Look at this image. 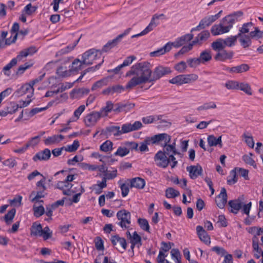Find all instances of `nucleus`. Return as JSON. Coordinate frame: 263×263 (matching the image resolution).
<instances>
[{
	"label": "nucleus",
	"instance_id": "nucleus-1",
	"mask_svg": "<svg viewBox=\"0 0 263 263\" xmlns=\"http://www.w3.org/2000/svg\"><path fill=\"white\" fill-rule=\"evenodd\" d=\"M152 65L148 62L137 63L133 65L125 74L126 77H132L126 85V89H131L136 86L151 83Z\"/></svg>",
	"mask_w": 263,
	"mask_h": 263
},
{
	"label": "nucleus",
	"instance_id": "nucleus-2",
	"mask_svg": "<svg viewBox=\"0 0 263 263\" xmlns=\"http://www.w3.org/2000/svg\"><path fill=\"white\" fill-rule=\"evenodd\" d=\"M82 60L85 65H89L94 63L97 64L96 66L99 68L103 62L102 59V52L95 49H91L82 54Z\"/></svg>",
	"mask_w": 263,
	"mask_h": 263
},
{
	"label": "nucleus",
	"instance_id": "nucleus-3",
	"mask_svg": "<svg viewBox=\"0 0 263 263\" xmlns=\"http://www.w3.org/2000/svg\"><path fill=\"white\" fill-rule=\"evenodd\" d=\"M117 217L119 221L118 224L122 229H127L131 223L130 213L126 210H121L117 213Z\"/></svg>",
	"mask_w": 263,
	"mask_h": 263
},
{
	"label": "nucleus",
	"instance_id": "nucleus-4",
	"mask_svg": "<svg viewBox=\"0 0 263 263\" xmlns=\"http://www.w3.org/2000/svg\"><path fill=\"white\" fill-rule=\"evenodd\" d=\"M222 11H220L217 14L214 15H210L202 18L199 22V25L191 29V32L199 31L202 29L209 27L213 23L216 21L220 16Z\"/></svg>",
	"mask_w": 263,
	"mask_h": 263
},
{
	"label": "nucleus",
	"instance_id": "nucleus-5",
	"mask_svg": "<svg viewBox=\"0 0 263 263\" xmlns=\"http://www.w3.org/2000/svg\"><path fill=\"white\" fill-rule=\"evenodd\" d=\"M164 16V15L163 14H161L159 15L155 14L153 16L148 25L142 32L138 34L133 35L132 36V37H137L147 34L157 26V25L159 24V20Z\"/></svg>",
	"mask_w": 263,
	"mask_h": 263
},
{
	"label": "nucleus",
	"instance_id": "nucleus-6",
	"mask_svg": "<svg viewBox=\"0 0 263 263\" xmlns=\"http://www.w3.org/2000/svg\"><path fill=\"white\" fill-rule=\"evenodd\" d=\"M132 30L131 28H128L124 30L122 34L118 35L115 39L108 41L102 49L101 52H108L110 49L116 46L121 41L122 39L128 35Z\"/></svg>",
	"mask_w": 263,
	"mask_h": 263
},
{
	"label": "nucleus",
	"instance_id": "nucleus-7",
	"mask_svg": "<svg viewBox=\"0 0 263 263\" xmlns=\"http://www.w3.org/2000/svg\"><path fill=\"white\" fill-rule=\"evenodd\" d=\"M172 72L170 68L164 67L162 65H159L155 68L154 70H152V74L151 75L152 82H155L164 76L171 73Z\"/></svg>",
	"mask_w": 263,
	"mask_h": 263
},
{
	"label": "nucleus",
	"instance_id": "nucleus-8",
	"mask_svg": "<svg viewBox=\"0 0 263 263\" xmlns=\"http://www.w3.org/2000/svg\"><path fill=\"white\" fill-rule=\"evenodd\" d=\"M38 81L39 80L37 79H35L32 82V85L28 84L23 85L16 90L15 92L16 95L18 97H21L25 95H27V99L30 98L33 94L34 89L33 88V85Z\"/></svg>",
	"mask_w": 263,
	"mask_h": 263
},
{
	"label": "nucleus",
	"instance_id": "nucleus-9",
	"mask_svg": "<svg viewBox=\"0 0 263 263\" xmlns=\"http://www.w3.org/2000/svg\"><path fill=\"white\" fill-rule=\"evenodd\" d=\"M151 144H162L161 142H163L169 143L171 142V137L166 133L159 134L151 137H148Z\"/></svg>",
	"mask_w": 263,
	"mask_h": 263
},
{
	"label": "nucleus",
	"instance_id": "nucleus-10",
	"mask_svg": "<svg viewBox=\"0 0 263 263\" xmlns=\"http://www.w3.org/2000/svg\"><path fill=\"white\" fill-rule=\"evenodd\" d=\"M100 118V115L98 111H94L87 114L85 116L84 122L86 126L92 127L97 124Z\"/></svg>",
	"mask_w": 263,
	"mask_h": 263
},
{
	"label": "nucleus",
	"instance_id": "nucleus-11",
	"mask_svg": "<svg viewBox=\"0 0 263 263\" xmlns=\"http://www.w3.org/2000/svg\"><path fill=\"white\" fill-rule=\"evenodd\" d=\"M154 160L156 165L161 167L165 168L168 166L169 159L161 151H158L154 157Z\"/></svg>",
	"mask_w": 263,
	"mask_h": 263
},
{
	"label": "nucleus",
	"instance_id": "nucleus-12",
	"mask_svg": "<svg viewBox=\"0 0 263 263\" xmlns=\"http://www.w3.org/2000/svg\"><path fill=\"white\" fill-rule=\"evenodd\" d=\"M142 127V123L139 121H136L133 123H127L124 124L121 127L122 134L137 130L140 129Z\"/></svg>",
	"mask_w": 263,
	"mask_h": 263
},
{
	"label": "nucleus",
	"instance_id": "nucleus-13",
	"mask_svg": "<svg viewBox=\"0 0 263 263\" xmlns=\"http://www.w3.org/2000/svg\"><path fill=\"white\" fill-rule=\"evenodd\" d=\"M111 242L112 245L118 250H119L120 248L125 251L127 248V243L125 239L121 237L118 235L111 236L110 238Z\"/></svg>",
	"mask_w": 263,
	"mask_h": 263
},
{
	"label": "nucleus",
	"instance_id": "nucleus-14",
	"mask_svg": "<svg viewBox=\"0 0 263 263\" xmlns=\"http://www.w3.org/2000/svg\"><path fill=\"white\" fill-rule=\"evenodd\" d=\"M72 186V184L71 183L65 180L59 181L56 184V187L62 190L64 195L67 196H70L75 192L74 191L71 190Z\"/></svg>",
	"mask_w": 263,
	"mask_h": 263
},
{
	"label": "nucleus",
	"instance_id": "nucleus-15",
	"mask_svg": "<svg viewBox=\"0 0 263 263\" xmlns=\"http://www.w3.org/2000/svg\"><path fill=\"white\" fill-rule=\"evenodd\" d=\"M193 38V34L191 33H187L184 35H182L179 37H178L174 42H171V47H174L178 48L188 42L192 40Z\"/></svg>",
	"mask_w": 263,
	"mask_h": 263
},
{
	"label": "nucleus",
	"instance_id": "nucleus-16",
	"mask_svg": "<svg viewBox=\"0 0 263 263\" xmlns=\"http://www.w3.org/2000/svg\"><path fill=\"white\" fill-rule=\"evenodd\" d=\"M215 202L220 209H223L227 202V194L225 188L221 189L220 194L216 197Z\"/></svg>",
	"mask_w": 263,
	"mask_h": 263
},
{
	"label": "nucleus",
	"instance_id": "nucleus-17",
	"mask_svg": "<svg viewBox=\"0 0 263 263\" xmlns=\"http://www.w3.org/2000/svg\"><path fill=\"white\" fill-rule=\"evenodd\" d=\"M127 237L130 239L131 248L133 249L135 246H137L138 247L142 245L141 237L138 234L137 232L135 231L133 235H131L129 231L126 232Z\"/></svg>",
	"mask_w": 263,
	"mask_h": 263
},
{
	"label": "nucleus",
	"instance_id": "nucleus-18",
	"mask_svg": "<svg viewBox=\"0 0 263 263\" xmlns=\"http://www.w3.org/2000/svg\"><path fill=\"white\" fill-rule=\"evenodd\" d=\"M186 170L189 173L190 177L192 179H196L201 175L202 172V167L200 165H192L187 167Z\"/></svg>",
	"mask_w": 263,
	"mask_h": 263
},
{
	"label": "nucleus",
	"instance_id": "nucleus-19",
	"mask_svg": "<svg viewBox=\"0 0 263 263\" xmlns=\"http://www.w3.org/2000/svg\"><path fill=\"white\" fill-rule=\"evenodd\" d=\"M51 156L50 151L48 148H45L42 151L37 153L33 157L34 161H46L48 160Z\"/></svg>",
	"mask_w": 263,
	"mask_h": 263
},
{
	"label": "nucleus",
	"instance_id": "nucleus-20",
	"mask_svg": "<svg viewBox=\"0 0 263 263\" xmlns=\"http://www.w3.org/2000/svg\"><path fill=\"white\" fill-rule=\"evenodd\" d=\"M36 52V48L34 46H31L20 51L19 54L17 55L16 58L14 59H16L17 62V61H22V60H23V59L26 58L29 55H32Z\"/></svg>",
	"mask_w": 263,
	"mask_h": 263
},
{
	"label": "nucleus",
	"instance_id": "nucleus-21",
	"mask_svg": "<svg viewBox=\"0 0 263 263\" xmlns=\"http://www.w3.org/2000/svg\"><path fill=\"white\" fill-rule=\"evenodd\" d=\"M64 139L62 135H54L45 138L43 141L46 145H50L58 144Z\"/></svg>",
	"mask_w": 263,
	"mask_h": 263
},
{
	"label": "nucleus",
	"instance_id": "nucleus-22",
	"mask_svg": "<svg viewBox=\"0 0 263 263\" xmlns=\"http://www.w3.org/2000/svg\"><path fill=\"white\" fill-rule=\"evenodd\" d=\"M196 231L200 239L205 244L209 245L211 242L210 237L202 227L198 226L196 227Z\"/></svg>",
	"mask_w": 263,
	"mask_h": 263
},
{
	"label": "nucleus",
	"instance_id": "nucleus-23",
	"mask_svg": "<svg viewBox=\"0 0 263 263\" xmlns=\"http://www.w3.org/2000/svg\"><path fill=\"white\" fill-rule=\"evenodd\" d=\"M210 36V32L208 30H203L198 34L192 43L194 45L196 44L201 45L203 42H205Z\"/></svg>",
	"mask_w": 263,
	"mask_h": 263
},
{
	"label": "nucleus",
	"instance_id": "nucleus-24",
	"mask_svg": "<svg viewBox=\"0 0 263 263\" xmlns=\"http://www.w3.org/2000/svg\"><path fill=\"white\" fill-rule=\"evenodd\" d=\"M233 56L232 51H227L222 50L217 52L215 57V59L217 61H224L225 60L231 59Z\"/></svg>",
	"mask_w": 263,
	"mask_h": 263
},
{
	"label": "nucleus",
	"instance_id": "nucleus-25",
	"mask_svg": "<svg viewBox=\"0 0 263 263\" xmlns=\"http://www.w3.org/2000/svg\"><path fill=\"white\" fill-rule=\"evenodd\" d=\"M211 32L213 35L216 36L228 33L222 24L220 23L218 24H215L211 28Z\"/></svg>",
	"mask_w": 263,
	"mask_h": 263
},
{
	"label": "nucleus",
	"instance_id": "nucleus-26",
	"mask_svg": "<svg viewBox=\"0 0 263 263\" xmlns=\"http://www.w3.org/2000/svg\"><path fill=\"white\" fill-rule=\"evenodd\" d=\"M171 42L167 43L163 47L150 53L151 57H159L171 50Z\"/></svg>",
	"mask_w": 263,
	"mask_h": 263
},
{
	"label": "nucleus",
	"instance_id": "nucleus-27",
	"mask_svg": "<svg viewBox=\"0 0 263 263\" xmlns=\"http://www.w3.org/2000/svg\"><path fill=\"white\" fill-rule=\"evenodd\" d=\"M130 187H135L138 189H142L145 185V180L140 177H136L130 180Z\"/></svg>",
	"mask_w": 263,
	"mask_h": 263
},
{
	"label": "nucleus",
	"instance_id": "nucleus-28",
	"mask_svg": "<svg viewBox=\"0 0 263 263\" xmlns=\"http://www.w3.org/2000/svg\"><path fill=\"white\" fill-rule=\"evenodd\" d=\"M85 106L84 105H80L73 113V116L70 118L68 121L67 124L69 125L71 122L77 121L80 118L82 113L85 110Z\"/></svg>",
	"mask_w": 263,
	"mask_h": 263
},
{
	"label": "nucleus",
	"instance_id": "nucleus-29",
	"mask_svg": "<svg viewBox=\"0 0 263 263\" xmlns=\"http://www.w3.org/2000/svg\"><path fill=\"white\" fill-rule=\"evenodd\" d=\"M31 102V100L29 99H27V100H21L18 102V104H14L12 106L13 110L8 111V114H13L16 112L18 108H23L27 106Z\"/></svg>",
	"mask_w": 263,
	"mask_h": 263
},
{
	"label": "nucleus",
	"instance_id": "nucleus-30",
	"mask_svg": "<svg viewBox=\"0 0 263 263\" xmlns=\"http://www.w3.org/2000/svg\"><path fill=\"white\" fill-rule=\"evenodd\" d=\"M207 140L210 146H216L218 145L220 147L222 146L221 136L216 138L214 135H210L208 137Z\"/></svg>",
	"mask_w": 263,
	"mask_h": 263
},
{
	"label": "nucleus",
	"instance_id": "nucleus-31",
	"mask_svg": "<svg viewBox=\"0 0 263 263\" xmlns=\"http://www.w3.org/2000/svg\"><path fill=\"white\" fill-rule=\"evenodd\" d=\"M162 146L164 147L163 153H165V155L168 156L171 154H179V153L177 152L175 147V143H173L172 144H168V143H163Z\"/></svg>",
	"mask_w": 263,
	"mask_h": 263
},
{
	"label": "nucleus",
	"instance_id": "nucleus-32",
	"mask_svg": "<svg viewBox=\"0 0 263 263\" xmlns=\"http://www.w3.org/2000/svg\"><path fill=\"white\" fill-rule=\"evenodd\" d=\"M114 105L111 102H107L106 105L102 107L100 111H98L101 118L106 117L108 114L113 109Z\"/></svg>",
	"mask_w": 263,
	"mask_h": 263
},
{
	"label": "nucleus",
	"instance_id": "nucleus-33",
	"mask_svg": "<svg viewBox=\"0 0 263 263\" xmlns=\"http://www.w3.org/2000/svg\"><path fill=\"white\" fill-rule=\"evenodd\" d=\"M79 40H80V39H79L78 40L75 41L72 44H69L68 46H67L66 47L63 48L62 49H61V50L58 51V52L57 53V55H62L63 54H67V53H69L70 52H71L72 50H73L74 47L77 46Z\"/></svg>",
	"mask_w": 263,
	"mask_h": 263
},
{
	"label": "nucleus",
	"instance_id": "nucleus-34",
	"mask_svg": "<svg viewBox=\"0 0 263 263\" xmlns=\"http://www.w3.org/2000/svg\"><path fill=\"white\" fill-rule=\"evenodd\" d=\"M135 106L133 103H120L118 104V107L114 109V110L118 112H127L133 109Z\"/></svg>",
	"mask_w": 263,
	"mask_h": 263
},
{
	"label": "nucleus",
	"instance_id": "nucleus-35",
	"mask_svg": "<svg viewBox=\"0 0 263 263\" xmlns=\"http://www.w3.org/2000/svg\"><path fill=\"white\" fill-rule=\"evenodd\" d=\"M201 64H204L212 59L211 52L210 50H205L201 52L198 58Z\"/></svg>",
	"mask_w": 263,
	"mask_h": 263
},
{
	"label": "nucleus",
	"instance_id": "nucleus-36",
	"mask_svg": "<svg viewBox=\"0 0 263 263\" xmlns=\"http://www.w3.org/2000/svg\"><path fill=\"white\" fill-rule=\"evenodd\" d=\"M85 65L83 63V61H80L79 59L74 60L72 63L71 70L72 71H77L81 70L85 67Z\"/></svg>",
	"mask_w": 263,
	"mask_h": 263
},
{
	"label": "nucleus",
	"instance_id": "nucleus-37",
	"mask_svg": "<svg viewBox=\"0 0 263 263\" xmlns=\"http://www.w3.org/2000/svg\"><path fill=\"white\" fill-rule=\"evenodd\" d=\"M229 204L232 208L231 212L235 214H237L242 206L241 202L239 200H231Z\"/></svg>",
	"mask_w": 263,
	"mask_h": 263
},
{
	"label": "nucleus",
	"instance_id": "nucleus-38",
	"mask_svg": "<svg viewBox=\"0 0 263 263\" xmlns=\"http://www.w3.org/2000/svg\"><path fill=\"white\" fill-rule=\"evenodd\" d=\"M42 227L41 224L33 223L30 229V234L31 236H40Z\"/></svg>",
	"mask_w": 263,
	"mask_h": 263
},
{
	"label": "nucleus",
	"instance_id": "nucleus-39",
	"mask_svg": "<svg viewBox=\"0 0 263 263\" xmlns=\"http://www.w3.org/2000/svg\"><path fill=\"white\" fill-rule=\"evenodd\" d=\"M211 46L213 49L218 51L223 50L226 47L223 39H217L216 41L213 42Z\"/></svg>",
	"mask_w": 263,
	"mask_h": 263
},
{
	"label": "nucleus",
	"instance_id": "nucleus-40",
	"mask_svg": "<svg viewBox=\"0 0 263 263\" xmlns=\"http://www.w3.org/2000/svg\"><path fill=\"white\" fill-rule=\"evenodd\" d=\"M249 69V66L248 64H242L235 67H233L230 69V71L235 73H242L248 71Z\"/></svg>",
	"mask_w": 263,
	"mask_h": 263
},
{
	"label": "nucleus",
	"instance_id": "nucleus-41",
	"mask_svg": "<svg viewBox=\"0 0 263 263\" xmlns=\"http://www.w3.org/2000/svg\"><path fill=\"white\" fill-rule=\"evenodd\" d=\"M243 12L241 11H238L232 13L227 16L229 17V18L232 21L233 24L235 23L240 21L243 16Z\"/></svg>",
	"mask_w": 263,
	"mask_h": 263
},
{
	"label": "nucleus",
	"instance_id": "nucleus-42",
	"mask_svg": "<svg viewBox=\"0 0 263 263\" xmlns=\"http://www.w3.org/2000/svg\"><path fill=\"white\" fill-rule=\"evenodd\" d=\"M162 116L161 115H155V116H148L143 117L142 121L143 123L145 124H151L154 123L156 121L161 120Z\"/></svg>",
	"mask_w": 263,
	"mask_h": 263
},
{
	"label": "nucleus",
	"instance_id": "nucleus-43",
	"mask_svg": "<svg viewBox=\"0 0 263 263\" xmlns=\"http://www.w3.org/2000/svg\"><path fill=\"white\" fill-rule=\"evenodd\" d=\"M238 37L239 36L237 34L234 36L231 35L224 39L225 47H232L234 46Z\"/></svg>",
	"mask_w": 263,
	"mask_h": 263
},
{
	"label": "nucleus",
	"instance_id": "nucleus-44",
	"mask_svg": "<svg viewBox=\"0 0 263 263\" xmlns=\"http://www.w3.org/2000/svg\"><path fill=\"white\" fill-rule=\"evenodd\" d=\"M182 78L183 84H187L196 81L198 79V76L194 73L182 74Z\"/></svg>",
	"mask_w": 263,
	"mask_h": 263
},
{
	"label": "nucleus",
	"instance_id": "nucleus-45",
	"mask_svg": "<svg viewBox=\"0 0 263 263\" xmlns=\"http://www.w3.org/2000/svg\"><path fill=\"white\" fill-rule=\"evenodd\" d=\"M16 59H12L11 61L3 68V71L5 75L10 76L11 75L10 69L16 65Z\"/></svg>",
	"mask_w": 263,
	"mask_h": 263
},
{
	"label": "nucleus",
	"instance_id": "nucleus-46",
	"mask_svg": "<svg viewBox=\"0 0 263 263\" xmlns=\"http://www.w3.org/2000/svg\"><path fill=\"white\" fill-rule=\"evenodd\" d=\"M223 26L225 28L226 30L229 32L230 30L232 28L233 23L229 17L227 15L223 17L220 21Z\"/></svg>",
	"mask_w": 263,
	"mask_h": 263
},
{
	"label": "nucleus",
	"instance_id": "nucleus-47",
	"mask_svg": "<svg viewBox=\"0 0 263 263\" xmlns=\"http://www.w3.org/2000/svg\"><path fill=\"white\" fill-rule=\"evenodd\" d=\"M33 211L34 216L36 217H39L45 213L44 208L42 205H36L34 204L33 206Z\"/></svg>",
	"mask_w": 263,
	"mask_h": 263
},
{
	"label": "nucleus",
	"instance_id": "nucleus-48",
	"mask_svg": "<svg viewBox=\"0 0 263 263\" xmlns=\"http://www.w3.org/2000/svg\"><path fill=\"white\" fill-rule=\"evenodd\" d=\"M171 255L175 263H181V254L178 249H173L171 251Z\"/></svg>",
	"mask_w": 263,
	"mask_h": 263
},
{
	"label": "nucleus",
	"instance_id": "nucleus-49",
	"mask_svg": "<svg viewBox=\"0 0 263 263\" xmlns=\"http://www.w3.org/2000/svg\"><path fill=\"white\" fill-rule=\"evenodd\" d=\"M112 142L110 140H106L100 145V149L104 152H110L112 149Z\"/></svg>",
	"mask_w": 263,
	"mask_h": 263
},
{
	"label": "nucleus",
	"instance_id": "nucleus-50",
	"mask_svg": "<svg viewBox=\"0 0 263 263\" xmlns=\"http://www.w3.org/2000/svg\"><path fill=\"white\" fill-rule=\"evenodd\" d=\"M16 210L15 209H12L10 210L4 216V220L7 224H10L13 219Z\"/></svg>",
	"mask_w": 263,
	"mask_h": 263
},
{
	"label": "nucleus",
	"instance_id": "nucleus-51",
	"mask_svg": "<svg viewBox=\"0 0 263 263\" xmlns=\"http://www.w3.org/2000/svg\"><path fill=\"white\" fill-rule=\"evenodd\" d=\"M36 7L32 6L31 4L29 3L24 7L22 10V13L27 15H31L36 10Z\"/></svg>",
	"mask_w": 263,
	"mask_h": 263
},
{
	"label": "nucleus",
	"instance_id": "nucleus-52",
	"mask_svg": "<svg viewBox=\"0 0 263 263\" xmlns=\"http://www.w3.org/2000/svg\"><path fill=\"white\" fill-rule=\"evenodd\" d=\"M179 195V192L172 187H169L165 191V196L167 198H174Z\"/></svg>",
	"mask_w": 263,
	"mask_h": 263
},
{
	"label": "nucleus",
	"instance_id": "nucleus-53",
	"mask_svg": "<svg viewBox=\"0 0 263 263\" xmlns=\"http://www.w3.org/2000/svg\"><path fill=\"white\" fill-rule=\"evenodd\" d=\"M106 131L115 136L122 135L121 129L119 126H110L106 127Z\"/></svg>",
	"mask_w": 263,
	"mask_h": 263
},
{
	"label": "nucleus",
	"instance_id": "nucleus-54",
	"mask_svg": "<svg viewBox=\"0 0 263 263\" xmlns=\"http://www.w3.org/2000/svg\"><path fill=\"white\" fill-rule=\"evenodd\" d=\"M250 36L243 35L239 39L241 45L245 48L249 47L251 44Z\"/></svg>",
	"mask_w": 263,
	"mask_h": 263
},
{
	"label": "nucleus",
	"instance_id": "nucleus-55",
	"mask_svg": "<svg viewBox=\"0 0 263 263\" xmlns=\"http://www.w3.org/2000/svg\"><path fill=\"white\" fill-rule=\"evenodd\" d=\"M237 90H241L249 95H252L251 88L248 83L239 82Z\"/></svg>",
	"mask_w": 263,
	"mask_h": 263
},
{
	"label": "nucleus",
	"instance_id": "nucleus-56",
	"mask_svg": "<svg viewBox=\"0 0 263 263\" xmlns=\"http://www.w3.org/2000/svg\"><path fill=\"white\" fill-rule=\"evenodd\" d=\"M216 104L215 102H210L204 103L202 105L199 106L197 109L198 111H201L203 110L216 108Z\"/></svg>",
	"mask_w": 263,
	"mask_h": 263
},
{
	"label": "nucleus",
	"instance_id": "nucleus-57",
	"mask_svg": "<svg viewBox=\"0 0 263 263\" xmlns=\"http://www.w3.org/2000/svg\"><path fill=\"white\" fill-rule=\"evenodd\" d=\"M252 247L254 252V257L256 259H259L260 257L261 249L259 248L258 242L254 240H253Z\"/></svg>",
	"mask_w": 263,
	"mask_h": 263
},
{
	"label": "nucleus",
	"instance_id": "nucleus-58",
	"mask_svg": "<svg viewBox=\"0 0 263 263\" xmlns=\"http://www.w3.org/2000/svg\"><path fill=\"white\" fill-rule=\"evenodd\" d=\"M129 153V149L125 146H120L117 151L114 153L115 156L124 157Z\"/></svg>",
	"mask_w": 263,
	"mask_h": 263
},
{
	"label": "nucleus",
	"instance_id": "nucleus-59",
	"mask_svg": "<svg viewBox=\"0 0 263 263\" xmlns=\"http://www.w3.org/2000/svg\"><path fill=\"white\" fill-rule=\"evenodd\" d=\"M140 228L144 231L149 232V225L146 219L139 218L138 220Z\"/></svg>",
	"mask_w": 263,
	"mask_h": 263
},
{
	"label": "nucleus",
	"instance_id": "nucleus-60",
	"mask_svg": "<svg viewBox=\"0 0 263 263\" xmlns=\"http://www.w3.org/2000/svg\"><path fill=\"white\" fill-rule=\"evenodd\" d=\"M79 146V142L78 140H74L72 144L67 145L64 147V149L67 152H73L77 150Z\"/></svg>",
	"mask_w": 263,
	"mask_h": 263
},
{
	"label": "nucleus",
	"instance_id": "nucleus-61",
	"mask_svg": "<svg viewBox=\"0 0 263 263\" xmlns=\"http://www.w3.org/2000/svg\"><path fill=\"white\" fill-rule=\"evenodd\" d=\"M186 63L191 68H196L201 64L198 58L189 59L186 61Z\"/></svg>",
	"mask_w": 263,
	"mask_h": 263
},
{
	"label": "nucleus",
	"instance_id": "nucleus-62",
	"mask_svg": "<svg viewBox=\"0 0 263 263\" xmlns=\"http://www.w3.org/2000/svg\"><path fill=\"white\" fill-rule=\"evenodd\" d=\"M52 236V232L48 227L42 229L40 236L43 237L44 240H47Z\"/></svg>",
	"mask_w": 263,
	"mask_h": 263
},
{
	"label": "nucleus",
	"instance_id": "nucleus-63",
	"mask_svg": "<svg viewBox=\"0 0 263 263\" xmlns=\"http://www.w3.org/2000/svg\"><path fill=\"white\" fill-rule=\"evenodd\" d=\"M118 183L120 185L121 190V194L123 197H126L129 192V185L126 183H121V181H119Z\"/></svg>",
	"mask_w": 263,
	"mask_h": 263
},
{
	"label": "nucleus",
	"instance_id": "nucleus-64",
	"mask_svg": "<svg viewBox=\"0 0 263 263\" xmlns=\"http://www.w3.org/2000/svg\"><path fill=\"white\" fill-rule=\"evenodd\" d=\"M250 36L252 38L260 39L263 37V31H261L259 29L255 27L253 31L250 33Z\"/></svg>",
	"mask_w": 263,
	"mask_h": 263
}]
</instances>
